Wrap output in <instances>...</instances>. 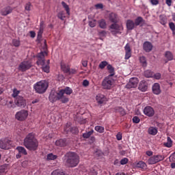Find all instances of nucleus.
Segmentation results:
<instances>
[{"label": "nucleus", "instance_id": "obj_1", "mask_svg": "<svg viewBox=\"0 0 175 175\" xmlns=\"http://www.w3.org/2000/svg\"><path fill=\"white\" fill-rule=\"evenodd\" d=\"M23 146L29 151H36L39 147V142L35 137V133H29L24 139Z\"/></svg>", "mask_w": 175, "mask_h": 175}, {"label": "nucleus", "instance_id": "obj_2", "mask_svg": "<svg viewBox=\"0 0 175 175\" xmlns=\"http://www.w3.org/2000/svg\"><path fill=\"white\" fill-rule=\"evenodd\" d=\"M65 157L66 163L68 167H76L80 163V157L75 152H68Z\"/></svg>", "mask_w": 175, "mask_h": 175}, {"label": "nucleus", "instance_id": "obj_3", "mask_svg": "<svg viewBox=\"0 0 175 175\" xmlns=\"http://www.w3.org/2000/svg\"><path fill=\"white\" fill-rule=\"evenodd\" d=\"M33 88L36 94H44L49 88V83L45 80L40 81L33 85Z\"/></svg>", "mask_w": 175, "mask_h": 175}, {"label": "nucleus", "instance_id": "obj_4", "mask_svg": "<svg viewBox=\"0 0 175 175\" xmlns=\"http://www.w3.org/2000/svg\"><path fill=\"white\" fill-rule=\"evenodd\" d=\"M114 85V79L110 76L106 77L102 81V87L104 90H111Z\"/></svg>", "mask_w": 175, "mask_h": 175}, {"label": "nucleus", "instance_id": "obj_5", "mask_svg": "<svg viewBox=\"0 0 175 175\" xmlns=\"http://www.w3.org/2000/svg\"><path fill=\"white\" fill-rule=\"evenodd\" d=\"M110 29H112L111 31V33L112 35H117L118 33H122L121 31H124V26H122V24L118 25L117 23H114L111 24L109 27Z\"/></svg>", "mask_w": 175, "mask_h": 175}, {"label": "nucleus", "instance_id": "obj_6", "mask_svg": "<svg viewBox=\"0 0 175 175\" xmlns=\"http://www.w3.org/2000/svg\"><path fill=\"white\" fill-rule=\"evenodd\" d=\"M31 68H32V62L29 60L23 61L18 66V70L21 72H27Z\"/></svg>", "mask_w": 175, "mask_h": 175}, {"label": "nucleus", "instance_id": "obj_7", "mask_svg": "<svg viewBox=\"0 0 175 175\" xmlns=\"http://www.w3.org/2000/svg\"><path fill=\"white\" fill-rule=\"evenodd\" d=\"M28 117V111L22 109L15 114V118L18 121H25Z\"/></svg>", "mask_w": 175, "mask_h": 175}, {"label": "nucleus", "instance_id": "obj_8", "mask_svg": "<svg viewBox=\"0 0 175 175\" xmlns=\"http://www.w3.org/2000/svg\"><path fill=\"white\" fill-rule=\"evenodd\" d=\"M57 100H61L62 103H68L69 102V98L65 96L63 90H60L57 92Z\"/></svg>", "mask_w": 175, "mask_h": 175}, {"label": "nucleus", "instance_id": "obj_9", "mask_svg": "<svg viewBox=\"0 0 175 175\" xmlns=\"http://www.w3.org/2000/svg\"><path fill=\"white\" fill-rule=\"evenodd\" d=\"M15 105L18 107L24 108L27 106V101L24 99V97L19 96L15 98Z\"/></svg>", "mask_w": 175, "mask_h": 175}, {"label": "nucleus", "instance_id": "obj_10", "mask_svg": "<svg viewBox=\"0 0 175 175\" xmlns=\"http://www.w3.org/2000/svg\"><path fill=\"white\" fill-rule=\"evenodd\" d=\"M12 142L8 139H0V148L2 150H9Z\"/></svg>", "mask_w": 175, "mask_h": 175}, {"label": "nucleus", "instance_id": "obj_11", "mask_svg": "<svg viewBox=\"0 0 175 175\" xmlns=\"http://www.w3.org/2000/svg\"><path fill=\"white\" fill-rule=\"evenodd\" d=\"M139 84V79L136 77H133L130 79L129 83L127 84L128 88H136Z\"/></svg>", "mask_w": 175, "mask_h": 175}, {"label": "nucleus", "instance_id": "obj_12", "mask_svg": "<svg viewBox=\"0 0 175 175\" xmlns=\"http://www.w3.org/2000/svg\"><path fill=\"white\" fill-rule=\"evenodd\" d=\"M144 113L148 117H152L155 114V111L152 107L147 106L144 109Z\"/></svg>", "mask_w": 175, "mask_h": 175}, {"label": "nucleus", "instance_id": "obj_13", "mask_svg": "<svg viewBox=\"0 0 175 175\" xmlns=\"http://www.w3.org/2000/svg\"><path fill=\"white\" fill-rule=\"evenodd\" d=\"M125 50V57L124 59H129L131 57H132V49H131V45L129 44H126L124 46Z\"/></svg>", "mask_w": 175, "mask_h": 175}, {"label": "nucleus", "instance_id": "obj_14", "mask_svg": "<svg viewBox=\"0 0 175 175\" xmlns=\"http://www.w3.org/2000/svg\"><path fill=\"white\" fill-rule=\"evenodd\" d=\"M49 99L52 103H54V102H57V100H58L57 92H55V90H52L51 92Z\"/></svg>", "mask_w": 175, "mask_h": 175}, {"label": "nucleus", "instance_id": "obj_15", "mask_svg": "<svg viewBox=\"0 0 175 175\" xmlns=\"http://www.w3.org/2000/svg\"><path fill=\"white\" fill-rule=\"evenodd\" d=\"M12 12H13V8L10 6H7L5 7L4 8H3L1 10V16H8V14H10V13H12Z\"/></svg>", "mask_w": 175, "mask_h": 175}, {"label": "nucleus", "instance_id": "obj_16", "mask_svg": "<svg viewBox=\"0 0 175 175\" xmlns=\"http://www.w3.org/2000/svg\"><path fill=\"white\" fill-rule=\"evenodd\" d=\"M55 144L57 147H66L68 142H66V139H59L55 142Z\"/></svg>", "mask_w": 175, "mask_h": 175}, {"label": "nucleus", "instance_id": "obj_17", "mask_svg": "<svg viewBox=\"0 0 175 175\" xmlns=\"http://www.w3.org/2000/svg\"><path fill=\"white\" fill-rule=\"evenodd\" d=\"M135 22L133 20L129 19L126 22V27L127 31H132V29H135Z\"/></svg>", "mask_w": 175, "mask_h": 175}, {"label": "nucleus", "instance_id": "obj_18", "mask_svg": "<svg viewBox=\"0 0 175 175\" xmlns=\"http://www.w3.org/2000/svg\"><path fill=\"white\" fill-rule=\"evenodd\" d=\"M96 99L100 105H102L103 103H105V102L107 101L106 96L102 94H97Z\"/></svg>", "mask_w": 175, "mask_h": 175}, {"label": "nucleus", "instance_id": "obj_19", "mask_svg": "<svg viewBox=\"0 0 175 175\" xmlns=\"http://www.w3.org/2000/svg\"><path fill=\"white\" fill-rule=\"evenodd\" d=\"M42 71L45 73L50 72V59H48L46 62L42 65Z\"/></svg>", "mask_w": 175, "mask_h": 175}, {"label": "nucleus", "instance_id": "obj_20", "mask_svg": "<svg viewBox=\"0 0 175 175\" xmlns=\"http://www.w3.org/2000/svg\"><path fill=\"white\" fill-rule=\"evenodd\" d=\"M152 91L155 95H159V94H161V86L159 83H156L153 85Z\"/></svg>", "mask_w": 175, "mask_h": 175}, {"label": "nucleus", "instance_id": "obj_21", "mask_svg": "<svg viewBox=\"0 0 175 175\" xmlns=\"http://www.w3.org/2000/svg\"><path fill=\"white\" fill-rule=\"evenodd\" d=\"M144 50L146 53H150V51L152 50V44H151L150 42H145L144 43Z\"/></svg>", "mask_w": 175, "mask_h": 175}, {"label": "nucleus", "instance_id": "obj_22", "mask_svg": "<svg viewBox=\"0 0 175 175\" xmlns=\"http://www.w3.org/2000/svg\"><path fill=\"white\" fill-rule=\"evenodd\" d=\"M148 88V86L147 85V82L145 81H142L139 85V90L142 91V92H145V91H147V89Z\"/></svg>", "mask_w": 175, "mask_h": 175}, {"label": "nucleus", "instance_id": "obj_23", "mask_svg": "<svg viewBox=\"0 0 175 175\" xmlns=\"http://www.w3.org/2000/svg\"><path fill=\"white\" fill-rule=\"evenodd\" d=\"M148 133L152 135V136H155L158 133V129L157 127L150 126L148 129Z\"/></svg>", "mask_w": 175, "mask_h": 175}, {"label": "nucleus", "instance_id": "obj_24", "mask_svg": "<svg viewBox=\"0 0 175 175\" xmlns=\"http://www.w3.org/2000/svg\"><path fill=\"white\" fill-rule=\"evenodd\" d=\"M98 23L101 29H106V28H107V23H106V21L105 19H100Z\"/></svg>", "mask_w": 175, "mask_h": 175}, {"label": "nucleus", "instance_id": "obj_25", "mask_svg": "<svg viewBox=\"0 0 175 175\" xmlns=\"http://www.w3.org/2000/svg\"><path fill=\"white\" fill-rule=\"evenodd\" d=\"M61 69H62V72H64V73L68 74L70 69V66H69V65H68V64L62 63L61 64Z\"/></svg>", "mask_w": 175, "mask_h": 175}, {"label": "nucleus", "instance_id": "obj_26", "mask_svg": "<svg viewBox=\"0 0 175 175\" xmlns=\"http://www.w3.org/2000/svg\"><path fill=\"white\" fill-rule=\"evenodd\" d=\"M16 150L22 155H27L28 154V152H27V150L25 149V148H24L23 146H18V147H16Z\"/></svg>", "mask_w": 175, "mask_h": 175}, {"label": "nucleus", "instance_id": "obj_27", "mask_svg": "<svg viewBox=\"0 0 175 175\" xmlns=\"http://www.w3.org/2000/svg\"><path fill=\"white\" fill-rule=\"evenodd\" d=\"M51 175H68V174L64 170H55L52 172Z\"/></svg>", "mask_w": 175, "mask_h": 175}, {"label": "nucleus", "instance_id": "obj_28", "mask_svg": "<svg viewBox=\"0 0 175 175\" xmlns=\"http://www.w3.org/2000/svg\"><path fill=\"white\" fill-rule=\"evenodd\" d=\"M109 21L111 23H118V21H117V14L116 13H111L109 14Z\"/></svg>", "mask_w": 175, "mask_h": 175}, {"label": "nucleus", "instance_id": "obj_29", "mask_svg": "<svg viewBox=\"0 0 175 175\" xmlns=\"http://www.w3.org/2000/svg\"><path fill=\"white\" fill-rule=\"evenodd\" d=\"M62 5L63 8L65 9L68 16H70V8H69V5H68V4L65 3V1H62Z\"/></svg>", "mask_w": 175, "mask_h": 175}, {"label": "nucleus", "instance_id": "obj_30", "mask_svg": "<svg viewBox=\"0 0 175 175\" xmlns=\"http://www.w3.org/2000/svg\"><path fill=\"white\" fill-rule=\"evenodd\" d=\"M148 165H155V163H157L155 155L150 157L148 159Z\"/></svg>", "mask_w": 175, "mask_h": 175}, {"label": "nucleus", "instance_id": "obj_31", "mask_svg": "<svg viewBox=\"0 0 175 175\" xmlns=\"http://www.w3.org/2000/svg\"><path fill=\"white\" fill-rule=\"evenodd\" d=\"M107 70H109L110 75L108 76H110V77H113L114 76L115 72H114V68L111 65H108L107 67Z\"/></svg>", "mask_w": 175, "mask_h": 175}, {"label": "nucleus", "instance_id": "obj_32", "mask_svg": "<svg viewBox=\"0 0 175 175\" xmlns=\"http://www.w3.org/2000/svg\"><path fill=\"white\" fill-rule=\"evenodd\" d=\"M135 166L136 167H139L140 169H144L147 166V164H146L144 161H140L136 163Z\"/></svg>", "mask_w": 175, "mask_h": 175}, {"label": "nucleus", "instance_id": "obj_33", "mask_svg": "<svg viewBox=\"0 0 175 175\" xmlns=\"http://www.w3.org/2000/svg\"><path fill=\"white\" fill-rule=\"evenodd\" d=\"M159 18L160 23L162 24V25H166V24L167 23V18H166V16L163 15H160Z\"/></svg>", "mask_w": 175, "mask_h": 175}, {"label": "nucleus", "instance_id": "obj_34", "mask_svg": "<svg viewBox=\"0 0 175 175\" xmlns=\"http://www.w3.org/2000/svg\"><path fill=\"white\" fill-rule=\"evenodd\" d=\"M93 134H94V129H92L89 132L84 133L83 134V137L84 139H90V137H91L92 135H93Z\"/></svg>", "mask_w": 175, "mask_h": 175}, {"label": "nucleus", "instance_id": "obj_35", "mask_svg": "<svg viewBox=\"0 0 175 175\" xmlns=\"http://www.w3.org/2000/svg\"><path fill=\"white\" fill-rule=\"evenodd\" d=\"M139 62L142 64L144 68H146L147 66V59H146V57L144 56L140 57Z\"/></svg>", "mask_w": 175, "mask_h": 175}, {"label": "nucleus", "instance_id": "obj_36", "mask_svg": "<svg viewBox=\"0 0 175 175\" xmlns=\"http://www.w3.org/2000/svg\"><path fill=\"white\" fill-rule=\"evenodd\" d=\"M142 23H144V20L142 16H138L134 22L136 27L139 26V25L142 24Z\"/></svg>", "mask_w": 175, "mask_h": 175}, {"label": "nucleus", "instance_id": "obj_37", "mask_svg": "<svg viewBox=\"0 0 175 175\" xmlns=\"http://www.w3.org/2000/svg\"><path fill=\"white\" fill-rule=\"evenodd\" d=\"M62 90L66 95H70L73 92V90L70 87H66L64 89H62Z\"/></svg>", "mask_w": 175, "mask_h": 175}, {"label": "nucleus", "instance_id": "obj_38", "mask_svg": "<svg viewBox=\"0 0 175 175\" xmlns=\"http://www.w3.org/2000/svg\"><path fill=\"white\" fill-rule=\"evenodd\" d=\"M164 146L168 148H170L173 146V142H172V139L170 137H167V142L164 144Z\"/></svg>", "mask_w": 175, "mask_h": 175}, {"label": "nucleus", "instance_id": "obj_39", "mask_svg": "<svg viewBox=\"0 0 175 175\" xmlns=\"http://www.w3.org/2000/svg\"><path fill=\"white\" fill-rule=\"evenodd\" d=\"M144 76L145 77L150 78V77H154V72L148 70L144 72Z\"/></svg>", "mask_w": 175, "mask_h": 175}, {"label": "nucleus", "instance_id": "obj_40", "mask_svg": "<svg viewBox=\"0 0 175 175\" xmlns=\"http://www.w3.org/2000/svg\"><path fill=\"white\" fill-rule=\"evenodd\" d=\"M94 130L96 132H98V133H103V132H105V127L102 126H96L94 127Z\"/></svg>", "mask_w": 175, "mask_h": 175}, {"label": "nucleus", "instance_id": "obj_41", "mask_svg": "<svg viewBox=\"0 0 175 175\" xmlns=\"http://www.w3.org/2000/svg\"><path fill=\"white\" fill-rule=\"evenodd\" d=\"M57 17H58V18H59L60 20H62V21H64V20H65V18H66V16H65V12H64V11H60V12L57 14Z\"/></svg>", "mask_w": 175, "mask_h": 175}, {"label": "nucleus", "instance_id": "obj_42", "mask_svg": "<svg viewBox=\"0 0 175 175\" xmlns=\"http://www.w3.org/2000/svg\"><path fill=\"white\" fill-rule=\"evenodd\" d=\"M56 158H57V155H55L53 153H49L46 156V159H48V161H54Z\"/></svg>", "mask_w": 175, "mask_h": 175}, {"label": "nucleus", "instance_id": "obj_43", "mask_svg": "<svg viewBox=\"0 0 175 175\" xmlns=\"http://www.w3.org/2000/svg\"><path fill=\"white\" fill-rule=\"evenodd\" d=\"M165 57L168 61H172V59H173V54H172L170 51L165 52Z\"/></svg>", "mask_w": 175, "mask_h": 175}, {"label": "nucleus", "instance_id": "obj_44", "mask_svg": "<svg viewBox=\"0 0 175 175\" xmlns=\"http://www.w3.org/2000/svg\"><path fill=\"white\" fill-rule=\"evenodd\" d=\"M169 27L171 29V31H172V35L174 36H175V25H174V23L170 22L169 23Z\"/></svg>", "mask_w": 175, "mask_h": 175}, {"label": "nucleus", "instance_id": "obj_45", "mask_svg": "<svg viewBox=\"0 0 175 175\" xmlns=\"http://www.w3.org/2000/svg\"><path fill=\"white\" fill-rule=\"evenodd\" d=\"M154 157L156 158V161L157 162H161V161H163L165 159V157L162 154H157L154 155Z\"/></svg>", "mask_w": 175, "mask_h": 175}, {"label": "nucleus", "instance_id": "obj_46", "mask_svg": "<svg viewBox=\"0 0 175 175\" xmlns=\"http://www.w3.org/2000/svg\"><path fill=\"white\" fill-rule=\"evenodd\" d=\"M47 55V52L42 51L37 55V58L44 59V56Z\"/></svg>", "mask_w": 175, "mask_h": 175}, {"label": "nucleus", "instance_id": "obj_47", "mask_svg": "<svg viewBox=\"0 0 175 175\" xmlns=\"http://www.w3.org/2000/svg\"><path fill=\"white\" fill-rule=\"evenodd\" d=\"M72 129V126H70V123L68 122L65 127H64V131L65 132H66L67 133H69V132H70V130Z\"/></svg>", "mask_w": 175, "mask_h": 175}, {"label": "nucleus", "instance_id": "obj_48", "mask_svg": "<svg viewBox=\"0 0 175 175\" xmlns=\"http://www.w3.org/2000/svg\"><path fill=\"white\" fill-rule=\"evenodd\" d=\"M12 44L14 47H20V40L14 39L12 40Z\"/></svg>", "mask_w": 175, "mask_h": 175}, {"label": "nucleus", "instance_id": "obj_49", "mask_svg": "<svg viewBox=\"0 0 175 175\" xmlns=\"http://www.w3.org/2000/svg\"><path fill=\"white\" fill-rule=\"evenodd\" d=\"M70 133L73 135H76L79 133V129L76 126L71 127Z\"/></svg>", "mask_w": 175, "mask_h": 175}, {"label": "nucleus", "instance_id": "obj_50", "mask_svg": "<svg viewBox=\"0 0 175 175\" xmlns=\"http://www.w3.org/2000/svg\"><path fill=\"white\" fill-rule=\"evenodd\" d=\"M98 66L100 69H105V67L107 66V62L106 61L101 62Z\"/></svg>", "mask_w": 175, "mask_h": 175}, {"label": "nucleus", "instance_id": "obj_51", "mask_svg": "<svg viewBox=\"0 0 175 175\" xmlns=\"http://www.w3.org/2000/svg\"><path fill=\"white\" fill-rule=\"evenodd\" d=\"M89 26L91 28H94V27H96V20H93V21H89Z\"/></svg>", "mask_w": 175, "mask_h": 175}, {"label": "nucleus", "instance_id": "obj_52", "mask_svg": "<svg viewBox=\"0 0 175 175\" xmlns=\"http://www.w3.org/2000/svg\"><path fill=\"white\" fill-rule=\"evenodd\" d=\"M37 65H44V64H46V61L44 60V59H40V58H38V61L36 62Z\"/></svg>", "mask_w": 175, "mask_h": 175}, {"label": "nucleus", "instance_id": "obj_53", "mask_svg": "<svg viewBox=\"0 0 175 175\" xmlns=\"http://www.w3.org/2000/svg\"><path fill=\"white\" fill-rule=\"evenodd\" d=\"M18 94H20V91H18L17 89H14L13 94H12L13 98H15V99H16V98H17V96H19Z\"/></svg>", "mask_w": 175, "mask_h": 175}, {"label": "nucleus", "instance_id": "obj_54", "mask_svg": "<svg viewBox=\"0 0 175 175\" xmlns=\"http://www.w3.org/2000/svg\"><path fill=\"white\" fill-rule=\"evenodd\" d=\"M128 162H129V159H128V158H126V157H124L121 159L120 165H126V163H128Z\"/></svg>", "mask_w": 175, "mask_h": 175}, {"label": "nucleus", "instance_id": "obj_55", "mask_svg": "<svg viewBox=\"0 0 175 175\" xmlns=\"http://www.w3.org/2000/svg\"><path fill=\"white\" fill-rule=\"evenodd\" d=\"M88 175H98V172H96V171H95V170H94V168H91L88 171Z\"/></svg>", "mask_w": 175, "mask_h": 175}, {"label": "nucleus", "instance_id": "obj_56", "mask_svg": "<svg viewBox=\"0 0 175 175\" xmlns=\"http://www.w3.org/2000/svg\"><path fill=\"white\" fill-rule=\"evenodd\" d=\"M132 120L134 124H139L140 122V118L137 116H134Z\"/></svg>", "mask_w": 175, "mask_h": 175}, {"label": "nucleus", "instance_id": "obj_57", "mask_svg": "<svg viewBox=\"0 0 175 175\" xmlns=\"http://www.w3.org/2000/svg\"><path fill=\"white\" fill-rule=\"evenodd\" d=\"M153 77L154 79H156V80H159L161 79V73L157 72L156 74L153 73Z\"/></svg>", "mask_w": 175, "mask_h": 175}, {"label": "nucleus", "instance_id": "obj_58", "mask_svg": "<svg viewBox=\"0 0 175 175\" xmlns=\"http://www.w3.org/2000/svg\"><path fill=\"white\" fill-rule=\"evenodd\" d=\"M43 31L42 29H39L38 32V40H40V39H42V35H43Z\"/></svg>", "mask_w": 175, "mask_h": 175}, {"label": "nucleus", "instance_id": "obj_59", "mask_svg": "<svg viewBox=\"0 0 175 175\" xmlns=\"http://www.w3.org/2000/svg\"><path fill=\"white\" fill-rule=\"evenodd\" d=\"M77 73V70L76 69L70 68L69 72H68V75H76Z\"/></svg>", "mask_w": 175, "mask_h": 175}, {"label": "nucleus", "instance_id": "obj_60", "mask_svg": "<svg viewBox=\"0 0 175 175\" xmlns=\"http://www.w3.org/2000/svg\"><path fill=\"white\" fill-rule=\"evenodd\" d=\"M6 165H3L0 166V173H5V171L6 170Z\"/></svg>", "mask_w": 175, "mask_h": 175}, {"label": "nucleus", "instance_id": "obj_61", "mask_svg": "<svg viewBox=\"0 0 175 175\" xmlns=\"http://www.w3.org/2000/svg\"><path fill=\"white\" fill-rule=\"evenodd\" d=\"M170 162H175V153H172L169 157Z\"/></svg>", "mask_w": 175, "mask_h": 175}, {"label": "nucleus", "instance_id": "obj_62", "mask_svg": "<svg viewBox=\"0 0 175 175\" xmlns=\"http://www.w3.org/2000/svg\"><path fill=\"white\" fill-rule=\"evenodd\" d=\"M150 3L154 6H157V5L159 4V0H150Z\"/></svg>", "mask_w": 175, "mask_h": 175}, {"label": "nucleus", "instance_id": "obj_63", "mask_svg": "<svg viewBox=\"0 0 175 175\" xmlns=\"http://www.w3.org/2000/svg\"><path fill=\"white\" fill-rule=\"evenodd\" d=\"M88 85H90V81H88V80L85 79L83 81V87H88Z\"/></svg>", "mask_w": 175, "mask_h": 175}, {"label": "nucleus", "instance_id": "obj_64", "mask_svg": "<svg viewBox=\"0 0 175 175\" xmlns=\"http://www.w3.org/2000/svg\"><path fill=\"white\" fill-rule=\"evenodd\" d=\"M107 33L106 31H105V30H102V31H100L98 32V35H99L100 36H106Z\"/></svg>", "mask_w": 175, "mask_h": 175}]
</instances>
